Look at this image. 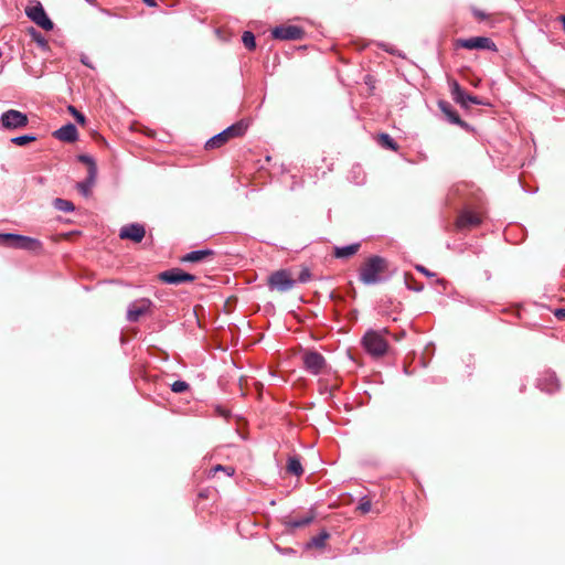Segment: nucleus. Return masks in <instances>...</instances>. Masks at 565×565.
Here are the masks:
<instances>
[{"label": "nucleus", "mask_w": 565, "mask_h": 565, "mask_svg": "<svg viewBox=\"0 0 565 565\" xmlns=\"http://www.w3.org/2000/svg\"><path fill=\"white\" fill-rule=\"evenodd\" d=\"M68 110L75 117L77 122H85V116L81 111H78L74 106H68Z\"/></svg>", "instance_id": "e433bc0d"}, {"label": "nucleus", "mask_w": 565, "mask_h": 565, "mask_svg": "<svg viewBox=\"0 0 565 565\" xmlns=\"http://www.w3.org/2000/svg\"><path fill=\"white\" fill-rule=\"evenodd\" d=\"M148 7H157L156 0H142Z\"/></svg>", "instance_id": "37998d69"}, {"label": "nucleus", "mask_w": 565, "mask_h": 565, "mask_svg": "<svg viewBox=\"0 0 565 565\" xmlns=\"http://www.w3.org/2000/svg\"><path fill=\"white\" fill-rule=\"evenodd\" d=\"M25 14L30 20H32L35 24L42 28L45 31H51L54 28V23L47 17L43 6L38 2L35 6L28 7L25 10Z\"/></svg>", "instance_id": "0eeeda50"}, {"label": "nucleus", "mask_w": 565, "mask_h": 565, "mask_svg": "<svg viewBox=\"0 0 565 565\" xmlns=\"http://www.w3.org/2000/svg\"><path fill=\"white\" fill-rule=\"evenodd\" d=\"M380 143L384 148H387V149H391V150H396L397 149L396 141L388 134H385V132L380 135Z\"/></svg>", "instance_id": "c756f323"}, {"label": "nucleus", "mask_w": 565, "mask_h": 565, "mask_svg": "<svg viewBox=\"0 0 565 565\" xmlns=\"http://www.w3.org/2000/svg\"><path fill=\"white\" fill-rule=\"evenodd\" d=\"M19 234L15 233H0V245L14 248Z\"/></svg>", "instance_id": "bb28decb"}, {"label": "nucleus", "mask_w": 565, "mask_h": 565, "mask_svg": "<svg viewBox=\"0 0 565 565\" xmlns=\"http://www.w3.org/2000/svg\"><path fill=\"white\" fill-rule=\"evenodd\" d=\"M160 280L169 285H181L184 282H192L195 279V276L189 274L181 268H172L162 271L159 275Z\"/></svg>", "instance_id": "1a4fd4ad"}, {"label": "nucleus", "mask_w": 565, "mask_h": 565, "mask_svg": "<svg viewBox=\"0 0 565 565\" xmlns=\"http://www.w3.org/2000/svg\"><path fill=\"white\" fill-rule=\"evenodd\" d=\"M36 140L35 135H22L11 138V142L15 146H25Z\"/></svg>", "instance_id": "c85d7f7f"}, {"label": "nucleus", "mask_w": 565, "mask_h": 565, "mask_svg": "<svg viewBox=\"0 0 565 565\" xmlns=\"http://www.w3.org/2000/svg\"><path fill=\"white\" fill-rule=\"evenodd\" d=\"M371 500L366 495L362 497L360 499L358 510L361 511L362 513H369L371 511Z\"/></svg>", "instance_id": "72a5a7b5"}, {"label": "nucleus", "mask_w": 565, "mask_h": 565, "mask_svg": "<svg viewBox=\"0 0 565 565\" xmlns=\"http://www.w3.org/2000/svg\"><path fill=\"white\" fill-rule=\"evenodd\" d=\"M311 278V273L309 270V268H302L301 271L299 273V276H298V281L301 282V284H305L307 281H309Z\"/></svg>", "instance_id": "f704fd0d"}, {"label": "nucleus", "mask_w": 565, "mask_h": 565, "mask_svg": "<svg viewBox=\"0 0 565 565\" xmlns=\"http://www.w3.org/2000/svg\"><path fill=\"white\" fill-rule=\"evenodd\" d=\"M471 13H472V15H473L478 21H484V20H487V19H488V17H489L484 11H482V10H480V9H478V8H472V9H471Z\"/></svg>", "instance_id": "4c0bfd02"}, {"label": "nucleus", "mask_w": 565, "mask_h": 565, "mask_svg": "<svg viewBox=\"0 0 565 565\" xmlns=\"http://www.w3.org/2000/svg\"><path fill=\"white\" fill-rule=\"evenodd\" d=\"M381 47H382L385 52H387V53H390V54L397 55V56H399V57H405V55H404V54H402L398 50H396L395 47H393V46H392V45H390V44H385V43H383V44H381Z\"/></svg>", "instance_id": "58836bf2"}, {"label": "nucleus", "mask_w": 565, "mask_h": 565, "mask_svg": "<svg viewBox=\"0 0 565 565\" xmlns=\"http://www.w3.org/2000/svg\"><path fill=\"white\" fill-rule=\"evenodd\" d=\"M387 268L388 262L386 258L379 255L370 256L360 268L359 279L366 286L384 282L388 279L384 276Z\"/></svg>", "instance_id": "f257e3e1"}, {"label": "nucleus", "mask_w": 565, "mask_h": 565, "mask_svg": "<svg viewBox=\"0 0 565 565\" xmlns=\"http://www.w3.org/2000/svg\"><path fill=\"white\" fill-rule=\"evenodd\" d=\"M456 45L458 47H463L467 50H488L492 52H497L495 43L487 36H473L468 39H458L456 41Z\"/></svg>", "instance_id": "423d86ee"}, {"label": "nucleus", "mask_w": 565, "mask_h": 565, "mask_svg": "<svg viewBox=\"0 0 565 565\" xmlns=\"http://www.w3.org/2000/svg\"><path fill=\"white\" fill-rule=\"evenodd\" d=\"M242 41L246 49L254 50L256 46L255 35L250 31H245L242 36Z\"/></svg>", "instance_id": "7c9ffc66"}, {"label": "nucleus", "mask_w": 565, "mask_h": 565, "mask_svg": "<svg viewBox=\"0 0 565 565\" xmlns=\"http://www.w3.org/2000/svg\"><path fill=\"white\" fill-rule=\"evenodd\" d=\"M77 160L87 164V171H90V169H94V172H97V166H96V162L95 160L93 159V157L88 156V154H79L77 157Z\"/></svg>", "instance_id": "2f4dec72"}, {"label": "nucleus", "mask_w": 565, "mask_h": 565, "mask_svg": "<svg viewBox=\"0 0 565 565\" xmlns=\"http://www.w3.org/2000/svg\"><path fill=\"white\" fill-rule=\"evenodd\" d=\"M349 179L354 184L360 185V184H363L365 181V173L363 172L362 168L356 164V166L352 167V169L350 171Z\"/></svg>", "instance_id": "393cba45"}, {"label": "nucleus", "mask_w": 565, "mask_h": 565, "mask_svg": "<svg viewBox=\"0 0 565 565\" xmlns=\"http://www.w3.org/2000/svg\"><path fill=\"white\" fill-rule=\"evenodd\" d=\"M248 128V124L244 120H239L230 127L225 128L223 131L216 134L212 138H210L206 143V149H214L218 148L225 142H227L232 138L241 137L243 136Z\"/></svg>", "instance_id": "7ed1b4c3"}, {"label": "nucleus", "mask_w": 565, "mask_h": 565, "mask_svg": "<svg viewBox=\"0 0 565 565\" xmlns=\"http://www.w3.org/2000/svg\"><path fill=\"white\" fill-rule=\"evenodd\" d=\"M450 93L452 99L465 108H468L469 104L481 105L477 96L468 94L456 81L450 83Z\"/></svg>", "instance_id": "9d476101"}, {"label": "nucleus", "mask_w": 565, "mask_h": 565, "mask_svg": "<svg viewBox=\"0 0 565 565\" xmlns=\"http://www.w3.org/2000/svg\"><path fill=\"white\" fill-rule=\"evenodd\" d=\"M438 107L440 111L447 117L449 122L458 125L465 129L469 128V125L460 118V116L448 102L439 100Z\"/></svg>", "instance_id": "2eb2a0df"}, {"label": "nucleus", "mask_w": 565, "mask_h": 565, "mask_svg": "<svg viewBox=\"0 0 565 565\" xmlns=\"http://www.w3.org/2000/svg\"><path fill=\"white\" fill-rule=\"evenodd\" d=\"M170 387L173 393H183L188 391L190 386L185 381L179 380L173 382Z\"/></svg>", "instance_id": "473e14b6"}, {"label": "nucleus", "mask_w": 565, "mask_h": 565, "mask_svg": "<svg viewBox=\"0 0 565 565\" xmlns=\"http://www.w3.org/2000/svg\"><path fill=\"white\" fill-rule=\"evenodd\" d=\"M42 247L43 244L38 238L19 234L14 248L33 253H40L42 250Z\"/></svg>", "instance_id": "dca6fc26"}, {"label": "nucleus", "mask_w": 565, "mask_h": 565, "mask_svg": "<svg viewBox=\"0 0 565 565\" xmlns=\"http://www.w3.org/2000/svg\"><path fill=\"white\" fill-rule=\"evenodd\" d=\"M152 307V301L147 298H141L132 301L127 309V320L129 322H137L141 316L148 313Z\"/></svg>", "instance_id": "9b49d317"}, {"label": "nucleus", "mask_w": 565, "mask_h": 565, "mask_svg": "<svg viewBox=\"0 0 565 565\" xmlns=\"http://www.w3.org/2000/svg\"><path fill=\"white\" fill-rule=\"evenodd\" d=\"M227 469H230V467H224V466H221V465H217V466L215 467V470H216V471H221V470L223 471V470H227Z\"/></svg>", "instance_id": "a18cd8bd"}, {"label": "nucleus", "mask_w": 565, "mask_h": 565, "mask_svg": "<svg viewBox=\"0 0 565 565\" xmlns=\"http://www.w3.org/2000/svg\"><path fill=\"white\" fill-rule=\"evenodd\" d=\"M296 279H294L290 273L286 269H280L271 273L268 277L267 285L270 290H277L280 292H286L291 290L296 285Z\"/></svg>", "instance_id": "39448f33"}, {"label": "nucleus", "mask_w": 565, "mask_h": 565, "mask_svg": "<svg viewBox=\"0 0 565 565\" xmlns=\"http://www.w3.org/2000/svg\"><path fill=\"white\" fill-rule=\"evenodd\" d=\"M96 178L97 172H94V169H90V171H87V177L85 178V180L76 184V189L84 198H88L90 195L92 188L96 182Z\"/></svg>", "instance_id": "6ab92c4d"}, {"label": "nucleus", "mask_w": 565, "mask_h": 565, "mask_svg": "<svg viewBox=\"0 0 565 565\" xmlns=\"http://www.w3.org/2000/svg\"><path fill=\"white\" fill-rule=\"evenodd\" d=\"M405 284L409 290H414V291L418 292L424 289L423 284H418V282L411 284L408 275L405 276Z\"/></svg>", "instance_id": "c9c22d12"}, {"label": "nucleus", "mask_w": 565, "mask_h": 565, "mask_svg": "<svg viewBox=\"0 0 565 565\" xmlns=\"http://www.w3.org/2000/svg\"><path fill=\"white\" fill-rule=\"evenodd\" d=\"M52 205L55 210L65 212V213H71V212L75 211L74 203L72 201H68V200H65L62 198L54 199L52 201Z\"/></svg>", "instance_id": "5701e85b"}, {"label": "nucleus", "mask_w": 565, "mask_h": 565, "mask_svg": "<svg viewBox=\"0 0 565 565\" xmlns=\"http://www.w3.org/2000/svg\"><path fill=\"white\" fill-rule=\"evenodd\" d=\"M53 136L65 142H74L78 139V131L74 124L68 122L53 132Z\"/></svg>", "instance_id": "f3484780"}, {"label": "nucleus", "mask_w": 565, "mask_h": 565, "mask_svg": "<svg viewBox=\"0 0 565 565\" xmlns=\"http://www.w3.org/2000/svg\"><path fill=\"white\" fill-rule=\"evenodd\" d=\"M360 247H361L360 243H353V244H350L347 246H340V247L335 246L333 255L337 258H348V257H351L354 254H356L358 250L360 249Z\"/></svg>", "instance_id": "aec40b11"}, {"label": "nucleus", "mask_w": 565, "mask_h": 565, "mask_svg": "<svg viewBox=\"0 0 565 565\" xmlns=\"http://www.w3.org/2000/svg\"><path fill=\"white\" fill-rule=\"evenodd\" d=\"M287 470L295 475V476H301L303 472L302 465L297 457H289L288 463H287Z\"/></svg>", "instance_id": "a878e982"}, {"label": "nucleus", "mask_w": 565, "mask_h": 565, "mask_svg": "<svg viewBox=\"0 0 565 565\" xmlns=\"http://www.w3.org/2000/svg\"><path fill=\"white\" fill-rule=\"evenodd\" d=\"M481 223V216L470 210L463 211L458 220H457V226L459 228H466V227H475L478 226Z\"/></svg>", "instance_id": "a211bd4d"}, {"label": "nucleus", "mask_w": 565, "mask_h": 565, "mask_svg": "<svg viewBox=\"0 0 565 565\" xmlns=\"http://www.w3.org/2000/svg\"><path fill=\"white\" fill-rule=\"evenodd\" d=\"M89 4H95L96 0H85Z\"/></svg>", "instance_id": "09e8293b"}, {"label": "nucleus", "mask_w": 565, "mask_h": 565, "mask_svg": "<svg viewBox=\"0 0 565 565\" xmlns=\"http://www.w3.org/2000/svg\"><path fill=\"white\" fill-rule=\"evenodd\" d=\"M536 387L545 393L552 394L559 390V382L556 377L555 372L547 370L543 372L537 381H536Z\"/></svg>", "instance_id": "f8f14e48"}, {"label": "nucleus", "mask_w": 565, "mask_h": 565, "mask_svg": "<svg viewBox=\"0 0 565 565\" xmlns=\"http://www.w3.org/2000/svg\"><path fill=\"white\" fill-rule=\"evenodd\" d=\"M29 34L39 46L43 49L47 46V41L45 40V38L33 26L29 29Z\"/></svg>", "instance_id": "cd10ccee"}, {"label": "nucleus", "mask_w": 565, "mask_h": 565, "mask_svg": "<svg viewBox=\"0 0 565 565\" xmlns=\"http://www.w3.org/2000/svg\"><path fill=\"white\" fill-rule=\"evenodd\" d=\"M559 20L562 21L563 29H564V31H565V15H561V17H559Z\"/></svg>", "instance_id": "de8ad7c7"}, {"label": "nucleus", "mask_w": 565, "mask_h": 565, "mask_svg": "<svg viewBox=\"0 0 565 565\" xmlns=\"http://www.w3.org/2000/svg\"><path fill=\"white\" fill-rule=\"evenodd\" d=\"M225 473H227L228 476H232L234 473V469L230 467V469L227 470H224Z\"/></svg>", "instance_id": "49530a36"}, {"label": "nucleus", "mask_w": 565, "mask_h": 565, "mask_svg": "<svg viewBox=\"0 0 565 565\" xmlns=\"http://www.w3.org/2000/svg\"><path fill=\"white\" fill-rule=\"evenodd\" d=\"M554 316L558 319V320H565V309L564 308H558L554 311Z\"/></svg>", "instance_id": "79ce46f5"}, {"label": "nucleus", "mask_w": 565, "mask_h": 565, "mask_svg": "<svg viewBox=\"0 0 565 565\" xmlns=\"http://www.w3.org/2000/svg\"><path fill=\"white\" fill-rule=\"evenodd\" d=\"M416 270L424 274L425 276L427 277H434L436 274L435 273H431L430 270H428L426 267H424L423 265H416Z\"/></svg>", "instance_id": "ea45409f"}, {"label": "nucleus", "mask_w": 565, "mask_h": 565, "mask_svg": "<svg viewBox=\"0 0 565 565\" xmlns=\"http://www.w3.org/2000/svg\"><path fill=\"white\" fill-rule=\"evenodd\" d=\"M81 61H82V63H83L84 65L92 67V65L88 63V58H87L86 56H83V57L81 58Z\"/></svg>", "instance_id": "c03bdc74"}, {"label": "nucleus", "mask_w": 565, "mask_h": 565, "mask_svg": "<svg viewBox=\"0 0 565 565\" xmlns=\"http://www.w3.org/2000/svg\"><path fill=\"white\" fill-rule=\"evenodd\" d=\"M386 334H388L386 328L381 330H367L362 338L364 350L374 358L383 356L388 349V342L385 338Z\"/></svg>", "instance_id": "f03ea898"}, {"label": "nucleus", "mask_w": 565, "mask_h": 565, "mask_svg": "<svg viewBox=\"0 0 565 565\" xmlns=\"http://www.w3.org/2000/svg\"><path fill=\"white\" fill-rule=\"evenodd\" d=\"M212 255H214V250L212 249H196L185 254L182 257V262L198 263Z\"/></svg>", "instance_id": "412c9836"}, {"label": "nucleus", "mask_w": 565, "mask_h": 565, "mask_svg": "<svg viewBox=\"0 0 565 565\" xmlns=\"http://www.w3.org/2000/svg\"><path fill=\"white\" fill-rule=\"evenodd\" d=\"M28 124L29 118L26 114L20 110L9 109L0 115V130L12 131L24 128Z\"/></svg>", "instance_id": "20e7f679"}, {"label": "nucleus", "mask_w": 565, "mask_h": 565, "mask_svg": "<svg viewBox=\"0 0 565 565\" xmlns=\"http://www.w3.org/2000/svg\"><path fill=\"white\" fill-rule=\"evenodd\" d=\"M437 284L444 285L445 280L444 279H437Z\"/></svg>", "instance_id": "8fccbe9b"}, {"label": "nucleus", "mask_w": 565, "mask_h": 565, "mask_svg": "<svg viewBox=\"0 0 565 565\" xmlns=\"http://www.w3.org/2000/svg\"><path fill=\"white\" fill-rule=\"evenodd\" d=\"M271 34L277 40H300L302 39L305 31L297 25H278Z\"/></svg>", "instance_id": "ddd939ff"}, {"label": "nucleus", "mask_w": 565, "mask_h": 565, "mask_svg": "<svg viewBox=\"0 0 565 565\" xmlns=\"http://www.w3.org/2000/svg\"><path fill=\"white\" fill-rule=\"evenodd\" d=\"M330 537L327 531H321L318 535L313 536L307 544L306 548L317 547L322 548L326 545V541Z\"/></svg>", "instance_id": "b1692460"}, {"label": "nucleus", "mask_w": 565, "mask_h": 565, "mask_svg": "<svg viewBox=\"0 0 565 565\" xmlns=\"http://www.w3.org/2000/svg\"><path fill=\"white\" fill-rule=\"evenodd\" d=\"M275 548L278 552H280L281 554H284V555H294V554H296V551L294 548H291V547L282 548V547H280L278 545H275Z\"/></svg>", "instance_id": "a19ab883"}, {"label": "nucleus", "mask_w": 565, "mask_h": 565, "mask_svg": "<svg viewBox=\"0 0 565 565\" xmlns=\"http://www.w3.org/2000/svg\"><path fill=\"white\" fill-rule=\"evenodd\" d=\"M302 360L306 371L312 375H319L327 366L324 356L317 351L306 352Z\"/></svg>", "instance_id": "6e6552de"}, {"label": "nucleus", "mask_w": 565, "mask_h": 565, "mask_svg": "<svg viewBox=\"0 0 565 565\" xmlns=\"http://www.w3.org/2000/svg\"><path fill=\"white\" fill-rule=\"evenodd\" d=\"M146 235V228L142 224L131 223L122 226L119 231L121 239H130L135 243H140Z\"/></svg>", "instance_id": "4468645a"}, {"label": "nucleus", "mask_w": 565, "mask_h": 565, "mask_svg": "<svg viewBox=\"0 0 565 565\" xmlns=\"http://www.w3.org/2000/svg\"><path fill=\"white\" fill-rule=\"evenodd\" d=\"M315 519L313 513H307L300 518H294L286 522L290 529H298L309 525Z\"/></svg>", "instance_id": "4be33fe9"}]
</instances>
